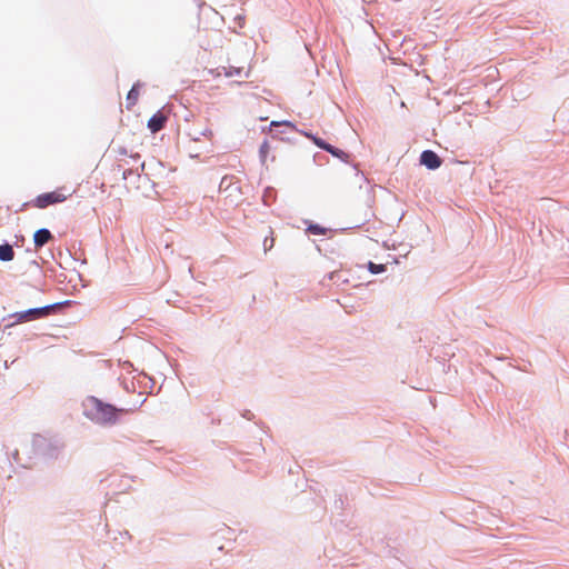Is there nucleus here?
<instances>
[{
	"mask_svg": "<svg viewBox=\"0 0 569 569\" xmlns=\"http://www.w3.org/2000/svg\"><path fill=\"white\" fill-rule=\"evenodd\" d=\"M87 416L99 425H113L118 417L127 413V409H118L112 405L104 403L98 398L90 397L86 401Z\"/></svg>",
	"mask_w": 569,
	"mask_h": 569,
	"instance_id": "f257e3e1",
	"label": "nucleus"
},
{
	"mask_svg": "<svg viewBox=\"0 0 569 569\" xmlns=\"http://www.w3.org/2000/svg\"><path fill=\"white\" fill-rule=\"evenodd\" d=\"M66 188L60 187L51 192L41 193L32 201L33 207L38 209H44L48 206L61 203L71 197V192L66 193Z\"/></svg>",
	"mask_w": 569,
	"mask_h": 569,
	"instance_id": "f03ea898",
	"label": "nucleus"
},
{
	"mask_svg": "<svg viewBox=\"0 0 569 569\" xmlns=\"http://www.w3.org/2000/svg\"><path fill=\"white\" fill-rule=\"evenodd\" d=\"M140 156L136 153L134 156H130L129 159H120L118 162V169L122 171L123 179H127L129 176H140L139 169L143 170L144 163L139 162Z\"/></svg>",
	"mask_w": 569,
	"mask_h": 569,
	"instance_id": "7ed1b4c3",
	"label": "nucleus"
},
{
	"mask_svg": "<svg viewBox=\"0 0 569 569\" xmlns=\"http://www.w3.org/2000/svg\"><path fill=\"white\" fill-rule=\"evenodd\" d=\"M52 310L51 306L41 307V308H33L29 309L27 311L18 312L14 315L17 318V322H27L33 319H39L48 316L50 311Z\"/></svg>",
	"mask_w": 569,
	"mask_h": 569,
	"instance_id": "20e7f679",
	"label": "nucleus"
},
{
	"mask_svg": "<svg viewBox=\"0 0 569 569\" xmlns=\"http://www.w3.org/2000/svg\"><path fill=\"white\" fill-rule=\"evenodd\" d=\"M420 163L426 166L430 170H435L441 166L442 161L436 152L431 150H425L420 154Z\"/></svg>",
	"mask_w": 569,
	"mask_h": 569,
	"instance_id": "39448f33",
	"label": "nucleus"
},
{
	"mask_svg": "<svg viewBox=\"0 0 569 569\" xmlns=\"http://www.w3.org/2000/svg\"><path fill=\"white\" fill-rule=\"evenodd\" d=\"M167 120V114L159 110L148 120V128L152 133H156L164 128Z\"/></svg>",
	"mask_w": 569,
	"mask_h": 569,
	"instance_id": "423d86ee",
	"label": "nucleus"
},
{
	"mask_svg": "<svg viewBox=\"0 0 569 569\" xmlns=\"http://www.w3.org/2000/svg\"><path fill=\"white\" fill-rule=\"evenodd\" d=\"M52 239V234L48 229H39L33 234V242L37 249L43 247Z\"/></svg>",
	"mask_w": 569,
	"mask_h": 569,
	"instance_id": "0eeeda50",
	"label": "nucleus"
},
{
	"mask_svg": "<svg viewBox=\"0 0 569 569\" xmlns=\"http://www.w3.org/2000/svg\"><path fill=\"white\" fill-rule=\"evenodd\" d=\"M139 86L138 84H133L132 88L130 89V91L128 92L127 94V108L130 109L131 107H133L138 99H139Z\"/></svg>",
	"mask_w": 569,
	"mask_h": 569,
	"instance_id": "6e6552de",
	"label": "nucleus"
},
{
	"mask_svg": "<svg viewBox=\"0 0 569 569\" xmlns=\"http://www.w3.org/2000/svg\"><path fill=\"white\" fill-rule=\"evenodd\" d=\"M14 258V251L10 244L0 246V260L11 261Z\"/></svg>",
	"mask_w": 569,
	"mask_h": 569,
	"instance_id": "1a4fd4ad",
	"label": "nucleus"
},
{
	"mask_svg": "<svg viewBox=\"0 0 569 569\" xmlns=\"http://www.w3.org/2000/svg\"><path fill=\"white\" fill-rule=\"evenodd\" d=\"M226 72L224 74L227 77H233V76H238V77H247L248 76V71L243 68V67H229V68H224Z\"/></svg>",
	"mask_w": 569,
	"mask_h": 569,
	"instance_id": "9d476101",
	"label": "nucleus"
},
{
	"mask_svg": "<svg viewBox=\"0 0 569 569\" xmlns=\"http://www.w3.org/2000/svg\"><path fill=\"white\" fill-rule=\"evenodd\" d=\"M234 177L232 176H226L221 179L220 182V190L226 192L228 189L233 184Z\"/></svg>",
	"mask_w": 569,
	"mask_h": 569,
	"instance_id": "9b49d317",
	"label": "nucleus"
},
{
	"mask_svg": "<svg viewBox=\"0 0 569 569\" xmlns=\"http://www.w3.org/2000/svg\"><path fill=\"white\" fill-rule=\"evenodd\" d=\"M368 268H369V271L371 273H375V274L383 272L386 270V266L385 264H377V263H373V262H369Z\"/></svg>",
	"mask_w": 569,
	"mask_h": 569,
	"instance_id": "f8f14e48",
	"label": "nucleus"
},
{
	"mask_svg": "<svg viewBox=\"0 0 569 569\" xmlns=\"http://www.w3.org/2000/svg\"><path fill=\"white\" fill-rule=\"evenodd\" d=\"M270 151V144L268 141H263V143L260 146L259 152L262 161L266 160L268 153Z\"/></svg>",
	"mask_w": 569,
	"mask_h": 569,
	"instance_id": "ddd939ff",
	"label": "nucleus"
},
{
	"mask_svg": "<svg viewBox=\"0 0 569 569\" xmlns=\"http://www.w3.org/2000/svg\"><path fill=\"white\" fill-rule=\"evenodd\" d=\"M308 231H310L313 234H325L326 233V229L320 227V226H318V224H311L308 228Z\"/></svg>",
	"mask_w": 569,
	"mask_h": 569,
	"instance_id": "4468645a",
	"label": "nucleus"
},
{
	"mask_svg": "<svg viewBox=\"0 0 569 569\" xmlns=\"http://www.w3.org/2000/svg\"><path fill=\"white\" fill-rule=\"evenodd\" d=\"M273 244H274V238L272 236L264 238V240H263V249H264V251H268V250L272 249Z\"/></svg>",
	"mask_w": 569,
	"mask_h": 569,
	"instance_id": "2eb2a0df",
	"label": "nucleus"
},
{
	"mask_svg": "<svg viewBox=\"0 0 569 569\" xmlns=\"http://www.w3.org/2000/svg\"><path fill=\"white\" fill-rule=\"evenodd\" d=\"M322 149L335 154V156H338L337 149H335L331 144H323Z\"/></svg>",
	"mask_w": 569,
	"mask_h": 569,
	"instance_id": "dca6fc26",
	"label": "nucleus"
},
{
	"mask_svg": "<svg viewBox=\"0 0 569 569\" xmlns=\"http://www.w3.org/2000/svg\"><path fill=\"white\" fill-rule=\"evenodd\" d=\"M315 142L318 147H320L322 149V146L323 144H327L325 141H322L321 139H315Z\"/></svg>",
	"mask_w": 569,
	"mask_h": 569,
	"instance_id": "f3484780",
	"label": "nucleus"
}]
</instances>
